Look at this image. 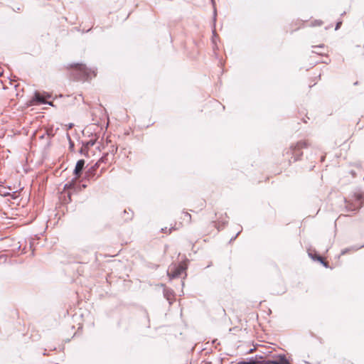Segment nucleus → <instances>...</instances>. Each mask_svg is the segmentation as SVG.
I'll return each instance as SVG.
<instances>
[{"instance_id": "nucleus-8", "label": "nucleus", "mask_w": 364, "mask_h": 364, "mask_svg": "<svg viewBox=\"0 0 364 364\" xmlns=\"http://www.w3.org/2000/svg\"><path fill=\"white\" fill-rule=\"evenodd\" d=\"M36 101L39 104H44L46 103V100L43 96H42L40 93L36 92L35 94V97L33 99V101Z\"/></svg>"}, {"instance_id": "nucleus-20", "label": "nucleus", "mask_w": 364, "mask_h": 364, "mask_svg": "<svg viewBox=\"0 0 364 364\" xmlns=\"http://www.w3.org/2000/svg\"><path fill=\"white\" fill-rule=\"evenodd\" d=\"M93 144H94L93 142H92V143H91V142H88V143L87 144V146L88 144L93 145Z\"/></svg>"}, {"instance_id": "nucleus-9", "label": "nucleus", "mask_w": 364, "mask_h": 364, "mask_svg": "<svg viewBox=\"0 0 364 364\" xmlns=\"http://www.w3.org/2000/svg\"><path fill=\"white\" fill-rule=\"evenodd\" d=\"M306 147L307 143L306 141H299L294 147V149H301Z\"/></svg>"}, {"instance_id": "nucleus-16", "label": "nucleus", "mask_w": 364, "mask_h": 364, "mask_svg": "<svg viewBox=\"0 0 364 364\" xmlns=\"http://www.w3.org/2000/svg\"><path fill=\"white\" fill-rule=\"evenodd\" d=\"M240 232H238L236 233V235L235 236H232L230 240V242H232L234 240L236 239V237L240 235Z\"/></svg>"}, {"instance_id": "nucleus-2", "label": "nucleus", "mask_w": 364, "mask_h": 364, "mask_svg": "<svg viewBox=\"0 0 364 364\" xmlns=\"http://www.w3.org/2000/svg\"><path fill=\"white\" fill-rule=\"evenodd\" d=\"M363 203V197L360 194L355 195L351 201L346 202V208L350 211H353L361 208Z\"/></svg>"}, {"instance_id": "nucleus-21", "label": "nucleus", "mask_w": 364, "mask_h": 364, "mask_svg": "<svg viewBox=\"0 0 364 364\" xmlns=\"http://www.w3.org/2000/svg\"><path fill=\"white\" fill-rule=\"evenodd\" d=\"M264 364H272V363H266V361H264Z\"/></svg>"}, {"instance_id": "nucleus-15", "label": "nucleus", "mask_w": 364, "mask_h": 364, "mask_svg": "<svg viewBox=\"0 0 364 364\" xmlns=\"http://www.w3.org/2000/svg\"><path fill=\"white\" fill-rule=\"evenodd\" d=\"M161 232H164V233H171V230L172 229H164V228H161Z\"/></svg>"}, {"instance_id": "nucleus-10", "label": "nucleus", "mask_w": 364, "mask_h": 364, "mask_svg": "<svg viewBox=\"0 0 364 364\" xmlns=\"http://www.w3.org/2000/svg\"><path fill=\"white\" fill-rule=\"evenodd\" d=\"M363 247H364V243L361 244V245H353V246L347 247V248L349 249V252H350L357 251V250L361 249Z\"/></svg>"}, {"instance_id": "nucleus-17", "label": "nucleus", "mask_w": 364, "mask_h": 364, "mask_svg": "<svg viewBox=\"0 0 364 364\" xmlns=\"http://www.w3.org/2000/svg\"><path fill=\"white\" fill-rule=\"evenodd\" d=\"M309 252H311V251H309ZM311 253H312V255H313V257H316H316H317V256H320L319 255H318V254H317V252H311Z\"/></svg>"}, {"instance_id": "nucleus-1", "label": "nucleus", "mask_w": 364, "mask_h": 364, "mask_svg": "<svg viewBox=\"0 0 364 364\" xmlns=\"http://www.w3.org/2000/svg\"><path fill=\"white\" fill-rule=\"evenodd\" d=\"M70 68L77 71L80 76L85 78L95 77L97 73L95 70L89 68L85 64L75 63L70 65Z\"/></svg>"}, {"instance_id": "nucleus-18", "label": "nucleus", "mask_w": 364, "mask_h": 364, "mask_svg": "<svg viewBox=\"0 0 364 364\" xmlns=\"http://www.w3.org/2000/svg\"><path fill=\"white\" fill-rule=\"evenodd\" d=\"M144 312H145V314H146V316H147L148 321H149V316H148V313H147V311H145Z\"/></svg>"}, {"instance_id": "nucleus-19", "label": "nucleus", "mask_w": 364, "mask_h": 364, "mask_svg": "<svg viewBox=\"0 0 364 364\" xmlns=\"http://www.w3.org/2000/svg\"><path fill=\"white\" fill-rule=\"evenodd\" d=\"M84 149H85V148H82L81 150H80V152L81 153H84Z\"/></svg>"}, {"instance_id": "nucleus-6", "label": "nucleus", "mask_w": 364, "mask_h": 364, "mask_svg": "<svg viewBox=\"0 0 364 364\" xmlns=\"http://www.w3.org/2000/svg\"><path fill=\"white\" fill-rule=\"evenodd\" d=\"M308 255L309 257H311L314 261H318L320 264H321L326 268L328 267V264L326 262H325L321 256H317V257H313V255L311 252H309Z\"/></svg>"}, {"instance_id": "nucleus-3", "label": "nucleus", "mask_w": 364, "mask_h": 364, "mask_svg": "<svg viewBox=\"0 0 364 364\" xmlns=\"http://www.w3.org/2000/svg\"><path fill=\"white\" fill-rule=\"evenodd\" d=\"M186 269L187 264L181 263L178 266H175L171 271H168V276L170 279L176 278L184 272Z\"/></svg>"}, {"instance_id": "nucleus-5", "label": "nucleus", "mask_w": 364, "mask_h": 364, "mask_svg": "<svg viewBox=\"0 0 364 364\" xmlns=\"http://www.w3.org/2000/svg\"><path fill=\"white\" fill-rule=\"evenodd\" d=\"M84 165L85 161L83 159H80L77 162L74 170V174L75 175L77 178L81 176L82 171L84 168Z\"/></svg>"}, {"instance_id": "nucleus-11", "label": "nucleus", "mask_w": 364, "mask_h": 364, "mask_svg": "<svg viewBox=\"0 0 364 364\" xmlns=\"http://www.w3.org/2000/svg\"><path fill=\"white\" fill-rule=\"evenodd\" d=\"M363 247H364V243L361 244V245H353V246L347 247V248L349 249V252H350L357 251V250L361 249Z\"/></svg>"}, {"instance_id": "nucleus-14", "label": "nucleus", "mask_w": 364, "mask_h": 364, "mask_svg": "<svg viewBox=\"0 0 364 364\" xmlns=\"http://www.w3.org/2000/svg\"><path fill=\"white\" fill-rule=\"evenodd\" d=\"M348 252H349V249H348V248H345V249L342 250L341 252V255L338 256V258L340 257L341 255H345L346 254H347Z\"/></svg>"}, {"instance_id": "nucleus-7", "label": "nucleus", "mask_w": 364, "mask_h": 364, "mask_svg": "<svg viewBox=\"0 0 364 364\" xmlns=\"http://www.w3.org/2000/svg\"><path fill=\"white\" fill-rule=\"evenodd\" d=\"M173 291L171 289H164V297L169 301V303L171 304V296H173Z\"/></svg>"}, {"instance_id": "nucleus-4", "label": "nucleus", "mask_w": 364, "mask_h": 364, "mask_svg": "<svg viewBox=\"0 0 364 364\" xmlns=\"http://www.w3.org/2000/svg\"><path fill=\"white\" fill-rule=\"evenodd\" d=\"M278 360H266V363H272V364H291L287 360L286 355L284 354H280L278 355Z\"/></svg>"}, {"instance_id": "nucleus-12", "label": "nucleus", "mask_w": 364, "mask_h": 364, "mask_svg": "<svg viewBox=\"0 0 364 364\" xmlns=\"http://www.w3.org/2000/svg\"><path fill=\"white\" fill-rule=\"evenodd\" d=\"M191 219V215L188 213H183V220L186 221H190Z\"/></svg>"}, {"instance_id": "nucleus-13", "label": "nucleus", "mask_w": 364, "mask_h": 364, "mask_svg": "<svg viewBox=\"0 0 364 364\" xmlns=\"http://www.w3.org/2000/svg\"><path fill=\"white\" fill-rule=\"evenodd\" d=\"M237 364H255V361L253 359H252L250 361H240Z\"/></svg>"}]
</instances>
